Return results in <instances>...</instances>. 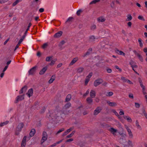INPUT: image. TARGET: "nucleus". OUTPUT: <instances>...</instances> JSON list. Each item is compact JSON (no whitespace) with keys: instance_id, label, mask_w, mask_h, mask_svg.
Segmentation results:
<instances>
[{"instance_id":"f257e3e1","label":"nucleus","mask_w":147,"mask_h":147,"mask_svg":"<svg viewBox=\"0 0 147 147\" xmlns=\"http://www.w3.org/2000/svg\"><path fill=\"white\" fill-rule=\"evenodd\" d=\"M42 138L40 141V144H42L47 139L48 135L47 132L45 131H43L42 133Z\"/></svg>"},{"instance_id":"f03ea898","label":"nucleus","mask_w":147,"mask_h":147,"mask_svg":"<svg viewBox=\"0 0 147 147\" xmlns=\"http://www.w3.org/2000/svg\"><path fill=\"white\" fill-rule=\"evenodd\" d=\"M36 67L34 66L30 69L28 71V75H32L35 74L36 72Z\"/></svg>"},{"instance_id":"7ed1b4c3","label":"nucleus","mask_w":147,"mask_h":147,"mask_svg":"<svg viewBox=\"0 0 147 147\" xmlns=\"http://www.w3.org/2000/svg\"><path fill=\"white\" fill-rule=\"evenodd\" d=\"M71 103L69 102H68L64 105V107L63 108V113H64L65 114H68V113H65L64 110L67 109L69 108L71 106Z\"/></svg>"},{"instance_id":"20e7f679","label":"nucleus","mask_w":147,"mask_h":147,"mask_svg":"<svg viewBox=\"0 0 147 147\" xmlns=\"http://www.w3.org/2000/svg\"><path fill=\"white\" fill-rule=\"evenodd\" d=\"M102 82V80L101 79L97 80L94 81V85L96 87L98 85L101 84Z\"/></svg>"},{"instance_id":"39448f33","label":"nucleus","mask_w":147,"mask_h":147,"mask_svg":"<svg viewBox=\"0 0 147 147\" xmlns=\"http://www.w3.org/2000/svg\"><path fill=\"white\" fill-rule=\"evenodd\" d=\"M133 52L134 53L135 55L138 57L140 61L141 62H143V57L139 53H138L135 50H134L133 51Z\"/></svg>"},{"instance_id":"423d86ee","label":"nucleus","mask_w":147,"mask_h":147,"mask_svg":"<svg viewBox=\"0 0 147 147\" xmlns=\"http://www.w3.org/2000/svg\"><path fill=\"white\" fill-rule=\"evenodd\" d=\"M24 125V124L23 123H20L17 127L16 129L18 131H21L22 129L23 128Z\"/></svg>"},{"instance_id":"0eeeda50","label":"nucleus","mask_w":147,"mask_h":147,"mask_svg":"<svg viewBox=\"0 0 147 147\" xmlns=\"http://www.w3.org/2000/svg\"><path fill=\"white\" fill-rule=\"evenodd\" d=\"M24 99V95H22L18 96L16 98V100L15 101V103H17L19 101L21 100Z\"/></svg>"},{"instance_id":"6e6552de","label":"nucleus","mask_w":147,"mask_h":147,"mask_svg":"<svg viewBox=\"0 0 147 147\" xmlns=\"http://www.w3.org/2000/svg\"><path fill=\"white\" fill-rule=\"evenodd\" d=\"M102 109L100 107H97L94 112V115H96L98 114L102 110Z\"/></svg>"},{"instance_id":"1a4fd4ad","label":"nucleus","mask_w":147,"mask_h":147,"mask_svg":"<svg viewBox=\"0 0 147 147\" xmlns=\"http://www.w3.org/2000/svg\"><path fill=\"white\" fill-rule=\"evenodd\" d=\"M109 130L114 136L116 135L115 133L117 132V130L116 129L112 127L110 128Z\"/></svg>"},{"instance_id":"9d476101","label":"nucleus","mask_w":147,"mask_h":147,"mask_svg":"<svg viewBox=\"0 0 147 147\" xmlns=\"http://www.w3.org/2000/svg\"><path fill=\"white\" fill-rule=\"evenodd\" d=\"M26 94L29 97L32 96L33 94V89L31 88L29 89Z\"/></svg>"},{"instance_id":"9b49d317","label":"nucleus","mask_w":147,"mask_h":147,"mask_svg":"<svg viewBox=\"0 0 147 147\" xmlns=\"http://www.w3.org/2000/svg\"><path fill=\"white\" fill-rule=\"evenodd\" d=\"M26 136H25L22 140L21 144V147H25L26 145Z\"/></svg>"},{"instance_id":"f8f14e48","label":"nucleus","mask_w":147,"mask_h":147,"mask_svg":"<svg viewBox=\"0 0 147 147\" xmlns=\"http://www.w3.org/2000/svg\"><path fill=\"white\" fill-rule=\"evenodd\" d=\"M125 128L127 131L129 137L131 138H132L133 135L130 129L126 125H125Z\"/></svg>"},{"instance_id":"ddd939ff","label":"nucleus","mask_w":147,"mask_h":147,"mask_svg":"<svg viewBox=\"0 0 147 147\" xmlns=\"http://www.w3.org/2000/svg\"><path fill=\"white\" fill-rule=\"evenodd\" d=\"M107 103L111 106H116L117 105V103L115 102H110L109 100H107Z\"/></svg>"},{"instance_id":"4468645a","label":"nucleus","mask_w":147,"mask_h":147,"mask_svg":"<svg viewBox=\"0 0 147 147\" xmlns=\"http://www.w3.org/2000/svg\"><path fill=\"white\" fill-rule=\"evenodd\" d=\"M47 69V67L45 66L39 72V74L40 75H42L44 74L45 72L46 71Z\"/></svg>"},{"instance_id":"2eb2a0df","label":"nucleus","mask_w":147,"mask_h":147,"mask_svg":"<svg viewBox=\"0 0 147 147\" xmlns=\"http://www.w3.org/2000/svg\"><path fill=\"white\" fill-rule=\"evenodd\" d=\"M78 60V57H76L74 58L71 61V62L69 64V66H71L73 65Z\"/></svg>"},{"instance_id":"dca6fc26","label":"nucleus","mask_w":147,"mask_h":147,"mask_svg":"<svg viewBox=\"0 0 147 147\" xmlns=\"http://www.w3.org/2000/svg\"><path fill=\"white\" fill-rule=\"evenodd\" d=\"M90 97L91 98H94L96 96L95 91L94 90H91L90 93Z\"/></svg>"},{"instance_id":"f3484780","label":"nucleus","mask_w":147,"mask_h":147,"mask_svg":"<svg viewBox=\"0 0 147 147\" xmlns=\"http://www.w3.org/2000/svg\"><path fill=\"white\" fill-rule=\"evenodd\" d=\"M97 20L99 22H103L106 20V19L103 17L101 16L97 18Z\"/></svg>"},{"instance_id":"a211bd4d","label":"nucleus","mask_w":147,"mask_h":147,"mask_svg":"<svg viewBox=\"0 0 147 147\" xmlns=\"http://www.w3.org/2000/svg\"><path fill=\"white\" fill-rule=\"evenodd\" d=\"M62 33L63 32L62 31H59L55 34L54 35V37L56 38H58L62 35Z\"/></svg>"},{"instance_id":"6ab92c4d","label":"nucleus","mask_w":147,"mask_h":147,"mask_svg":"<svg viewBox=\"0 0 147 147\" xmlns=\"http://www.w3.org/2000/svg\"><path fill=\"white\" fill-rule=\"evenodd\" d=\"M115 52L117 53L119 55H122L123 56H125V53H123L122 51H119L118 49H116L115 50Z\"/></svg>"},{"instance_id":"aec40b11","label":"nucleus","mask_w":147,"mask_h":147,"mask_svg":"<svg viewBox=\"0 0 147 147\" xmlns=\"http://www.w3.org/2000/svg\"><path fill=\"white\" fill-rule=\"evenodd\" d=\"M123 118L124 119L127 120L128 122H131L132 121V120L131 118L128 116H124Z\"/></svg>"},{"instance_id":"412c9836","label":"nucleus","mask_w":147,"mask_h":147,"mask_svg":"<svg viewBox=\"0 0 147 147\" xmlns=\"http://www.w3.org/2000/svg\"><path fill=\"white\" fill-rule=\"evenodd\" d=\"M71 96L70 94H68L66 97L65 101L66 102H68L71 99Z\"/></svg>"},{"instance_id":"4be33fe9","label":"nucleus","mask_w":147,"mask_h":147,"mask_svg":"<svg viewBox=\"0 0 147 147\" xmlns=\"http://www.w3.org/2000/svg\"><path fill=\"white\" fill-rule=\"evenodd\" d=\"M36 131L35 129H32L30 133V137H32L33 136L35 133Z\"/></svg>"},{"instance_id":"5701e85b","label":"nucleus","mask_w":147,"mask_h":147,"mask_svg":"<svg viewBox=\"0 0 147 147\" xmlns=\"http://www.w3.org/2000/svg\"><path fill=\"white\" fill-rule=\"evenodd\" d=\"M55 76L53 75L52 76L50 79L49 80V84H51L53 82V81L55 80Z\"/></svg>"},{"instance_id":"b1692460","label":"nucleus","mask_w":147,"mask_h":147,"mask_svg":"<svg viewBox=\"0 0 147 147\" xmlns=\"http://www.w3.org/2000/svg\"><path fill=\"white\" fill-rule=\"evenodd\" d=\"M92 98L91 97H88L86 99L87 102L89 104H91L93 102Z\"/></svg>"},{"instance_id":"393cba45","label":"nucleus","mask_w":147,"mask_h":147,"mask_svg":"<svg viewBox=\"0 0 147 147\" xmlns=\"http://www.w3.org/2000/svg\"><path fill=\"white\" fill-rule=\"evenodd\" d=\"M95 37L94 36H92L89 37V41L90 42H93L95 41Z\"/></svg>"},{"instance_id":"a878e982","label":"nucleus","mask_w":147,"mask_h":147,"mask_svg":"<svg viewBox=\"0 0 147 147\" xmlns=\"http://www.w3.org/2000/svg\"><path fill=\"white\" fill-rule=\"evenodd\" d=\"M127 19L126 20L127 21H130L132 19V17L130 14H128L127 16Z\"/></svg>"},{"instance_id":"bb28decb","label":"nucleus","mask_w":147,"mask_h":147,"mask_svg":"<svg viewBox=\"0 0 147 147\" xmlns=\"http://www.w3.org/2000/svg\"><path fill=\"white\" fill-rule=\"evenodd\" d=\"M100 1V0H93L89 4L92 5L93 4H95Z\"/></svg>"},{"instance_id":"cd10ccee","label":"nucleus","mask_w":147,"mask_h":147,"mask_svg":"<svg viewBox=\"0 0 147 147\" xmlns=\"http://www.w3.org/2000/svg\"><path fill=\"white\" fill-rule=\"evenodd\" d=\"M9 121H7L5 122L1 123L0 124V126L2 127L4 125H6L9 123Z\"/></svg>"},{"instance_id":"c85d7f7f","label":"nucleus","mask_w":147,"mask_h":147,"mask_svg":"<svg viewBox=\"0 0 147 147\" xmlns=\"http://www.w3.org/2000/svg\"><path fill=\"white\" fill-rule=\"evenodd\" d=\"M136 125L138 129H141V127L139 125V122L138 120H136Z\"/></svg>"},{"instance_id":"c756f323","label":"nucleus","mask_w":147,"mask_h":147,"mask_svg":"<svg viewBox=\"0 0 147 147\" xmlns=\"http://www.w3.org/2000/svg\"><path fill=\"white\" fill-rule=\"evenodd\" d=\"M75 132V131H72V132L69 135H67L66 136L67 138H69L73 136L74 135V133Z\"/></svg>"},{"instance_id":"7c9ffc66","label":"nucleus","mask_w":147,"mask_h":147,"mask_svg":"<svg viewBox=\"0 0 147 147\" xmlns=\"http://www.w3.org/2000/svg\"><path fill=\"white\" fill-rule=\"evenodd\" d=\"M84 69L82 67H80L77 69V72L78 73H81L83 71Z\"/></svg>"},{"instance_id":"2f4dec72","label":"nucleus","mask_w":147,"mask_h":147,"mask_svg":"<svg viewBox=\"0 0 147 147\" xmlns=\"http://www.w3.org/2000/svg\"><path fill=\"white\" fill-rule=\"evenodd\" d=\"M142 41V40L140 38H138V42L139 44L140 47H142L143 46V45Z\"/></svg>"},{"instance_id":"473e14b6","label":"nucleus","mask_w":147,"mask_h":147,"mask_svg":"<svg viewBox=\"0 0 147 147\" xmlns=\"http://www.w3.org/2000/svg\"><path fill=\"white\" fill-rule=\"evenodd\" d=\"M138 79H139V82L140 84V86L142 88H144V87H145L143 85L142 82V80H141V79L140 78H139Z\"/></svg>"},{"instance_id":"72a5a7b5","label":"nucleus","mask_w":147,"mask_h":147,"mask_svg":"<svg viewBox=\"0 0 147 147\" xmlns=\"http://www.w3.org/2000/svg\"><path fill=\"white\" fill-rule=\"evenodd\" d=\"M73 19V18L72 17H69L67 20L66 22V23L67 22H70L72 21V20Z\"/></svg>"},{"instance_id":"f704fd0d","label":"nucleus","mask_w":147,"mask_h":147,"mask_svg":"<svg viewBox=\"0 0 147 147\" xmlns=\"http://www.w3.org/2000/svg\"><path fill=\"white\" fill-rule=\"evenodd\" d=\"M74 128L73 127H70L69 129H67L65 131L68 134L69 132L70 131H72Z\"/></svg>"},{"instance_id":"c9c22d12","label":"nucleus","mask_w":147,"mask_h":147,"mask_svg":"<svg viewBox=\"0 0 147 147\" xmlns=\"http://www.w3.org/2000/svg\"><path fill=\"white\" fill-rule=\"evenodd\" d=\"M121 79L124 82H126L128 79H126L123 76H121Z\"/></svg>"},{"instance_id":"e433bc0d","label":"nucleus","mask_w":147,"mask_h":147,"mask_svg":"<svg viewBox=\"0 0 147 147\" xmlns=\"http://www.w3.org/2000/svg\"><path fill=\"white\" fill-rule=\"evenodd\" d=\"M27 87L26 86H25L22 88V90L24 93L26 92L27 89Z\"/></svg>"},{"instance_id":"4c0bfd02","label":"nucleus","mask_w":147,"mask_h":147,"mask_svg":"<svg viewBox=\"0 0 147 147\" xmlns=\"http://www.w3.org/2000/svg\"><path fill=\"white\" fill-rule=\"evenodd\" d=\"M89 80H90V79H89V78H86V79H85V86H86V85H87V84H88L89 81Z\"/></svg>"},{"instance_id":"58836bf2","label":"nucleus","mask_w":147,"mask_h":147,"mask_svg":"<svg viewBox=\"0 0 147 147\" xmlns=\"http://www.w3.org/2000/svg\"><path fill=\"white\" fill-rule=\"evenodd\" d=\"M65 129L64 128H62L61 129H59L57 133L56 134V135H57L58 134L60 133L62 131H64Z\"/></svg>"},{"instance_id":"ea45409f","label":"nucleus","mask_w":147,"mask_h":147,"mask_svg":"<svg viewBox=\"0 0 147 147\" xmlns=\"http://www.w3.org/2000/svg\"><path fill=\"white\" fill-rule=\"evenodd\" d=\"M138 18L141 20H142L143 21H145V19L142 16H139L138 17Z\"/></svg>"},{"instance_id":"a19ab883","label":"nucleus","mask_w":147,"mask_h":147,"mask_svg":"<svg viewBox=\"0 0 147 147\" xmlns=\"http://www.w3.org/2000/svg\"><path fill=\"white\" fill-rule=\"evenodd\" d=\"M52 58V57H47L46 58V61H49Z\"/></svg>"},{"instance_id":"79ce46f5","label":"nucleus","mask_w":147,"mask_h":147,"mask_svg":"<svg viewBox=\"0 0 147 147\" xmlns=\"http://www.w3.org/2000/svg\"><path fill=\"white\" fill-rule=\"evenodd\" d=\"M56 61V59H54V60H52L50 63V65H53L54 63Z\"/></svg>"},{"instance_id":"37998d69","label":"nucleus","mask_w":147,"mask_h":147,"mask_svg":"<svg viewBox=\"0 0 147 147\" xmlns=\"http://www.w3.org/2000/svg\"><path fill=\"white\" fill-rule=\"evenodd\" d=\"M135 106L136 108H139L140 107V104L137 102L135 103Z\"/></svg>"},{"instance_id":"c03bdc74","label":"nucleus","mask_w":147,"mask_h":147,"mask_svg":"<svg viewBox=\"0 0 147 147\" xmlns=\"http://www.w3.org/2000/svg\"><path fill=\"white\" fill-rule=\"evenodd\" d=\"M142 92L144 95L146 94L147 93L145 90V87L142 88Z\"/></svg>"},{"instance_id":"a18cd8bd","label":"nucleus","mask_w":147,"mask_h":147,"mask_svg":"<svg viewBox=\"0 0 147 147\" xmlns=\"http://www.w3.org/2000/svg\"><path fill=\"white\" fill-rule=\"evenodd\" d=\"M89 89H88L87 90L86 92L83 94V96L84 97L86 96L89 93Z\"/></svg>"},{"instance_id":"49530a36","label":"nucleus","mask_w":147,"mask_h":147,"mask_svg":"<svg viewBox=\"0 0 147 147\" xmlns=\"http://www.w3.org/2000/svg\"><path fill=\"white\" fill-rule=\"evenodd\" d=\"M92 75V73H90L86 77V78H89V79H90V78L91 77V76Z\"/></svg>"},{"instance_id":"de8ad7c7","label":"nucleus","mask_w":147,"mask_h":147,"mask_svg":"<svg viewBox=\"0 0 147 147\" xmlns=\"http://www.w3.org/2000/svg\"><path fill=\"white\" fill-rule=\"evenodd\" d=\"M113 94V93L112 92H108V94L107 95V96H112Z\"/></svg>"},{"instance_id":"09e8293b","label":"nucleus","mask_w":147,"mask_h":147,"mask_svg":"<svg viewBox=\"0 0 147 147\" xmlns=\"http://www.w3.org/2000/svg\"><path fill=\"white\" fill-rule=\"evenodd\" d=\"M48 46V44L47 43H45L42 46V47L43 49H45Z\"/></svg>"},{"instance_id":"8fccbe9b","label":"nucleus","mask_w":147,"mask_h":147,"mask_svg":"<svg viewBox=\"0 0 147 147\" xmlns=\"http://www.w3.org/2000/svg\"><path fill=\"white\" fill-rule=\"evenodd\" d=\"M107 72L108 73H111L112 71V70L111 69L107 68L106 69Z\"/></svg>"},{"instance_id":"3c124183","label":"nucleus","mask_w":147,"mask_h":147,"mask_svg":"<svg viewBox=\"0 0 147 147\" xmlns=\"http://www.w3.org/2000/svg\"><path fill=\"white\" fill-rule=\"evenodd\" d=\"M82 12V11L80 9L78 10L76 12L77 15L78 16H79L80 15L81 13Z\"/></svg>"},{"instance_id":"603ef678","label":"nucleus","mask_w":147,"mask_h":147,"mask_svg":"<svg viewBox=\"0 0 147 147\" xmlns=\"http://www.w3.org/2000/svg\"><path fill=\"white\" fill-rule=\"evenodd\" d=\"M18 3H19V1L16 0V1L13 3L12 5L13 6H14L16 5Z\"/></svg>"},{"instance_id":"864d4df0","label":"nucleus","mask_w":147,"mask_h":147,"mask_svg":"<svg viewBox=\"0 0 147 147\" xmlns=\"http://www.w3.org/2000/svg\"><path fill=\"white\" fill-rule=\"evenodd\" d=\"M111 7L113 8L115 7V2L114 1H113L111 5Z\"/></svg>"},{"instance_id":"5fc2aeb1","label":"nucleus","mask_w":147,"mask_h":147,"mask_svg":"<svg viewBox=\"0 0 147 147\" xmlns=\"http://www.w3.org/2000/svg\"><path fill=\"white\" fill-rule=\"evenodd\" d=\"M96 26L95 25H93L91 27V29L92 30H94L96 28Z\"/></svg>"},{"instance_id":"6e6d98bb","label":"nucleus","mask_w":147,"mask_h":147,"mask_svg":"<svg viewBox=\"0 0 147 147\" xmlns=\"http://www.w3.org/2000/svg\"><path fill=\"white\" fill-rule=\"evenodd\" d=\"M115 67L116 69H118L119 70V71H120L121 72V68H119V67L118 66H115Z\"/></svg>"},{"instance_id":"4d7b16f0","label":"nucleus","mask_w":147,"mask_h":147,"mask_svg":"<svg viewBox=\"0 0 147 147\" xmlns=\"http://www.w3.org/2000/svg\"><path fill=\"white\" fill-rule=\"evenodd\" d=\"M113 112L115 114V115L116 116L119 114L115 110H113Z\"/></svg>"},{"instance_id":"13d9d810","label":"nucleus","mask_w":147,"mask_h":147,"mask_svg":"<svg viewBox=\"0 0 147 147\" xmlns=\"http://www.w3.org/2000/svg\"><path fill=\"white\" fill-rule=\"evenodd\" d=\"M74 140V139L73 138H71L67 140L66 141V142H70Z\"/></svg>"},{"instance_id":"bf43d9fd","label":"nucleus","mask_w":147,"mask_h":147,"mask_svg":"<svg viewBox=\"0 0 147 147\" xmlns=\"http://www.w3.org/2000/svg\"><path fill=\"white\" fill-rule=\"evenodd\" d=\"M90 53V52H89L88 51L86 52V53L83 56V57H85V56L87 55H88Z\"/></svg>"},{"instance_id":"052dcab7","label":"nucleus","mask_w":147,"mask_h":147,"mask_svg":"<svg viewBox=\"0 0 147 147\" xmlns=\"http://www.w3.org/2000/svg\"><path fill=\"white\" fill-rule=\"evenodd\" d=\"M44 9L43 8H41L39 9V11L40 13L43 12L44 11Z\"/></svg>"},{"instance_id":"680f3d73","label":"nucleus","mask_w":147,"mask_h":147,"mask_svg":"<svg viewBox=\"0 0 147 147\" xmlns=\"http://www.w3.org/2000/svg\"><path fill=\"white\" fill-rule=\"evenodd\" d=\"M127 24L129 27H131L132 25V23L131 22H128Z\"/></svg>"},{"instance_id":"e2e57ef3","label":"nucleus","mask_w":147,"mask_h":147,"mask_svg":"<svg viewBox=\"0 0 147 147\" xmlns=\"http://www.w3.org/2000/svg\"><path fill=\"white\" fill-rule=\"evenodd\" d=\"M129 98H134L133 95L132 94H129Z\"/></svg>"},{"instance_id":"0e129e2a","label":"nucleus","mask_w":147,"mask_h":147,"mask_svg":"<svg viewBox=\"0 0 147 147\" xmlns=\"http://www.w3.org/2000/svg\"><path fill=\"white\" fill-rule=\"evenodd\" d=\"M128 144L129 145L131 146H132V142L131 141H130V140H129L128 141Z\"/></svg>"},{"instance_id":"69168bd1","label":"nucleus","mask_w":147,"mask_h":147,"mask_svg":"<svg viewBox=\"0 0 147 147\" xmlns=\"http://www.w3.org/2000/svg\"><path fill=\"white\" fill-rule=\"evenodd\" d=\"M131 67H132V68H137V67H138V66L136 65H134V64L132 65L131 66Z\"/></svg>"},{"instance_id":"338daca9","label":"nucleus","mask_w":147,"mask_h":147,"mask_svg":"<svg viewBox=\"0 0 147 147\" xmlns=\"http://www.w3.org/2000/svg\"><path fill=\"white\" fill-rule=\"evenodd\" d=\"M134 63V62L132 61L131 60L130 61V62H129V64L131 65V66L132 65H133Z\"/></svg>"},{"instance_id":"774afa93","label":"nucleus","mask_w":147,"mask_h":147,"mask_svg":"<svg viewBox=\"0 0 147 147\" xmlns=\"http://www.w3.org/2000/svg\"><path fill=\"white\" fill-rule=\"evenodd\" d=\"M143 51L146 54L147 53V47L144 48L143 49Z\"/></svg>"}]
</instances>
